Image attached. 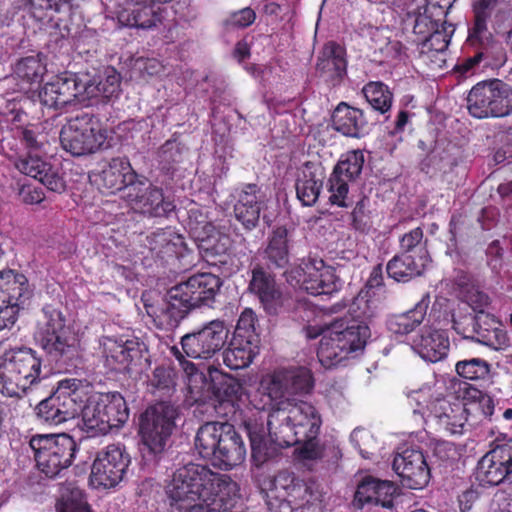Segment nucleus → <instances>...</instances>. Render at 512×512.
I'll return each mask as SVG.
<instances>
[{
  "label": "nucleus",
  "instance_id": "8fccbe9b",
  "mask_svg": "<svg viewBox=\"0 0 512 512\" xmlns=\"http://www.w3.org/2000/svg\"><path fill=\"white\" fill-rule=\"evenodd\" d=\"M362 93L373 110L380 114L390 111L393 103V93L388 85L380 81H370L364 85Z\"/></svg>",
  "mask_w": 512,
  "mask_h": 512
},
{
  "label": "nucleus",
  "instance_id": "e2e57ef3",
  "mask_svg": "<svg viewBox=\"0 0 512 512\" xmlns=\"http://www.w3.org/2000/svg\"><path fill=\"white\" fill-rule=\"evenodd\" d=\"M116 8L118 22L125 27H131L132 21L138 18L142 5L141 0H110Z\"/></svg>",
  "mask_w": 512,
  "mask_h": 512
},
{
  "label": "nucleus",
  "instance_id": "f704fd0d",
  "mask_svg": "<svg viewBox=\"0 0 512 512\" xmlns=\"http://www.w3.org/2000/svg\"><path fill=\"white\" fill-rule=\"evenodd\" d=\"M259 349L260 340L232 336L223 352V362L231 370L247 368L259 354Z\"/></svg>",
  "mask_w": 512,
  "mask_h": 512
},
{
  "label": "nucleus",
  "instance_id": "680f3d73",
  "mask_svg": "<svg viewBox=\"0 0 512 512\" xmlns=\"http://www.w3.org/2000/svg\"><path fill=\"white\" fill-rule=\"evenodd\" d=\"M370 200L363 196L357 201L352 213V226L361 233H368L372 227L371 212L369 210Z\"/></svg>",
  "mask_w": 512,
  "mask_h": 512
},
{
  "label": "nucleus",
  "instance_id": "864d4df0",
  "mask_svg": "<svg viewBox=\"0 0 512 512\" xmlns=\"http://www.w3.org/2000/svg\"><path fill=\"white\" fill-rule=\"evenodd\" d=\"M187 227L196 241L212 236L215 232V226L206 209L200 206H193L188 210Z\"/></svg>",
  "mask_w": 512,
  "mask_h": 512
},
{
  "label": "nucleus",
  "instance_id": "473e14b6",
  "mask_svg": "<svg viewBox=\"0 0 512 512\" xmlns=\"http://www.w3.org/2000/svg\"><path fill=\"white\" fill-rule=\"evenodd\" d=\"M331 121L333 129L347 137L360 138L366 132L367 121L363 111L346 102L336 106Z\"/></svg>",
  "mask_w": 512,
  "mask_h": 512
},
{
  "label": "nucleus",
  "instance_id": "0eeeda50",
  "mask_svg": "<svg viewBox=\"0 0 512 512\" xmlns=\"http://www.w3.org/2000/svg\"><path fill=\"white\" fill-rule=\"evenodd\" d=\"M370 335V328L364 322L336 321L320 340L317 349L319 362L325 368L337 366L351 353L362 350Z\"/></svg>",
  "mask_w": 512,
  "mask_h": 512
},
{
  "label": "nucleus",
  "instance_id": "4be33fe9",
  "mask_svg": "<svg viewBox=\"0 0 512 512\" xmlns=\"http://www.w3.org/2000/svg\"><path fill=\"white\" fill-rule=\"evenodd\" d=\"M347 50L343 44L327 41L320 49L315 65L316 73L331 87L339 86L347 76Z\"/></svg>",
  "mask_w": 512,
  "mask_h": 512
},
{
  "label": "nucleus",
  "instance_id": "58836bf2",
  "mask_svg": "<svg viewBox=\"0 0 512 512\" xmlns=\"http://www.w3.org/2000/svg\"><path fill=\"white\" fill-rule=\"evenodd\" d=\"M178 372L170 363L157 365L147 377V391L158 398H170L176 392Z\"/></svg>",
  "mask_w": 512,
  "mask_h": 512
},
{
  "label": "nucleus",
  "instance_id": "a878e982",
  "mask_svg": "<svg viewBox=\"0 0 512 512\" xmlns=\"http://www.w3.org/2000/svg\"><path fill=\"white\" fill-rule=\"evenodd\" d=\"M258 393L261 395V404L255 405L259 410L269 411L273 415L281 409H287L297 403L289 397L283 372H275L261 381Z\"/></svg>",
  "mask_w": 512,
  "mask_h": 512
},
{
  "label": "nucleus",
  "instance_id": "dca6fc26",
  "mask_svg": "<svg viewBox=\"0 0 512 512\" xmlns=\"http://www.w3.org/2000/svg\"><path fill=\"white\" fill-rule=\"evenodd\" d=\"M125 200L134 211L152 218L168 217L176 207L174 201L164 195L162 188L143 176L128 188Z\"/></svg>",
  "mask_w": 512,
  "mask_h": 512
},
{
  "label": "nucleus",
  "instance_id": "9b49d317",
  "mask_svg": "<svg viewBox=\"0 0 512 512\" xmlns=\"http://www.w3.org/2000/svg\"><path fill=\"white\" fill-rule=\"evenodd\" d=\"M37 468L49 478L56 477L73 463L77 444L72 436L61 434H36L30 438Z\"/></svg>",
  "mask_w": 512,
  "mask_h": 512
},
{
  "label": "nucleus",
  "instance_id": "a211bd4d",
  "mask_svg": "<svg viewBox=\"0 0 512 512\" xmlns=\"http://www.w3.org/2000/svg\"><path fill=\"white\" fill-rule=\"evenodd\" d=\"M392 468L401 483L410 489L426 487L431 478L430 466L423 451L416 445H403L395 453Z\"/></svg>",
  "mask_w": 512,
  "mask_h": 512
},
{
  "label": "nucleus",
  "instance_id": "052dcab7",
  "mask_svg": "<svg viewBox=\"0 0 512 512\" xmlns=\"http://www.w3.org/2000/svg\"><path fill=\"white\" fill-rule=\"evenodd\" d=\"M258 318L251 308H245L240 314L233 336L260 340V336L256 331V323Z\"/></svg>",
  "mask_w": 512,
  "mask_h": 512
},
{
  "label": "nucleus",
  "instance_id": "c9c22d12",
  "mask_svg": "<svg viewBox=\"0 0 512 512\" xmlns=\"http://www.w3.org/2000/svg\"><path fill=\"white\" fill-rule=\"evenodd\" d=\"M429 304L430 295L426 293L412 309L390 316L386 322L388 330L401 336L411 333L424 321Z\"/></svg>",
  "mask_w": 512,
  "mask_h": 512
},
{
  "label": "nucleus",
  "instance_id": "f8f14e48",
  "mask_svg": "<svg viewBox=\"0 0 512 512\" xmlns=\"http://www.w3.org/2000/svg\"><path fill=\"white\" fill-rule=\"evenodd\" d=\"M101 348L103 364L111 372L137 373L143 362L150 364L148 346L139 337H104Z\"/></svg>",
  "mask_w": 512,
  "mask_h": 512
},
{
  "label": "nucleus",
  "instance_id": "2eb2a0df",
  "mask_svg": "<svg viewBox=\"0 0 512 512\" xmlns=\"http://www.w3.org/2000/svg\"><path fill=\"white\" fill-rule=\"evenodd\" d=\"M478 461L474 476L482 487H495L512 476V438L497 437Z\"/></svg>",
  "mask_w": 512,
  "mask_h": 512
},
{
  "label": "nucleus",
  "instance_id": "5701e85b",
  "mask_svg": "<svg viewBox=\"0 0 512 512\" xmlns=\"http://www.w3.org/2000/svg\"><path fill=\"white\" fill-rule=\"evenodd\" d=\"M139 176L133 170L128 158L115 157L95 175L94 182L102 193L114 194L117 191H122L125 199L128 188L138 180Z\"/></svg>",
  "mask_w": 512,
  "mask_h": 512
},
{
  "label": "nucleus",
  "instance_id": "4468645a",
  "mask_svg": "<svg viewBox=\"0 0 512 512\" xmlns=\"http://www.w3.org/2000/svg\"><path fill=\"white\" fill-rule=\"evenodd\" d=\"M311 487L294 473L280 471L274 478L273 488L266 495L271 512H293L311 503Z\"/></svg>",
  "mask_w": 512,
  "mask_h": 512
},
{
  "label": "nucleus",
  "instance_id": "f257e3e1",
  "mask_svg": "<svg viewBox=\"0 0 512 512\" xmlns=\"http://www.w3.org/2000/svg\"><path fill=\"white\" fill-rule=\"evenodd\" d=\"M166 494L171 512H243L237 483L201 464L176 469Z\"/></svg>",
  "mask_w": 512,
  "mask_h": 512
},
{
  "label": "nucleus",
  "instance_id": "412c9836",
  "mask_svg": "<svg viewBox=\"0 0 512 512\" xmlns=\"http://www.w3.org/2000/svg\"><path fill=\"white\" fill-rule=\"evenodd\" d=\"M473 21L468 34L474 41L497 42L488 28L491 24L497 30L508 19L509 12L500 0H474L472 3Z\"/></svg>",
  "mask_w": 512,
  "mask_h": 512
},
{
  "label": "nucleus",
  "instance_id": "393cba45",
  "mask_svg": "<svg viewBox=\"0 0 512 512\" xmlns=\"http://www.w3.org/2000/svg\"><path fill=\"white\" fill-rule=\"evenodd\" d=\"M469 414L471 408H466L465 403H450L445 399H437L430 411L437 429L449 435L463 433Z\"/></svg>",
  "mask_w": 512,
  "mask_h": 512
},
{
  "label": "nucleus",
  "instance_id": "bf43d9fd",
  "mask_svg": "<svg viewBox=\"0 0 512 512\" xmlns=\"http://www.w3.org/2000/svg\"><path fill=\"white\" fill-rule=\"evenodd\" d=\"M350 181L332 171L327 182V190L330 193L329 202L338 207H347L346 202L349 193Z\"/></svg>",
  "mask_w": 512,
  "mask_h": 512
},
{
  "label": "nucleus",
  "instance_id": "72a5a7b5",
  "mask_svg": "<svg viewBox=\"0 0 512 512\" xmlns=\"http://www.w3.org/2000/svg\"><path fill=\"white\" fill-rule=\"evenodd\" d=\"M289 230L284 225L275 226L267 238L263 257L269 269H286L290 263Z\"/></svg>",
  "mask_w": 512,
  "mask_h": 512
},
{
  "label": "nucleus",
  "instance_id": "13d9d810",
  "mask_svg": "<svg viewBox=\"0 0 512 512\" xmlns=\"http://www.w3.org/2000/svg\"><path fill=\"white\" fill-rule=\"evenodd\" d=\"M53 80L60 96L58 99L64 102L65 105L72 103L78 95L85 92V85L78 82L77 77L73 74L56 76Z\"/></svg>",
  "mask_w": 512,
  "mask_h": 512
},
{
  "label": "nucleus",
  "instance_id": "f3484780",
  "mask_svg": "<svg viewBox=\"0 0 512 512\" xmlns=\"http://www.w3.org/2000/svg\"><path fill=\"white\" fill-rule=\"evenodd\" d=\"M228 330L223 321L213 320L201 329L187 333L181 338L185 355L193 359H210L225 345Z\"/></svg>",
  "mask_w": 512,
  "mask_h": 512
},
{
  "label": "nucleus",
  "instance_id": "aec40b11",
  "mask_svg": "<svg viewBox=\"0 0 512 512\" xmlns=\"http://www.w3.org/2000/svg\"><path fill=\"white\" fill-rule=\"evenodd\" d=\"M452 327L464 338L476 340L495 349L502 345L505 339L501 323L494 315L485 311H479L474 316L453 319Z\"/></svg>",
  "mask_w": 512,
  "mask_h": 512
},
{
  "label": "nucleus",
  "instance_id": "774afa93",
  "mask_svg": "<svg viewBox=\"0 0 512 512\" xmlns=\"http://www.w3.org/2000/svg\"><path fill=\"white\" fill-rule=\"evenodd\" d=\"M256 20V13L251 7H245L231 12L224 20L227 28L244 29L251 26Z\"/></svg>",
  "mask_w": 512,
  "mask_h": 512
},
{
  "label": "nucleus",
  "instance_id": "79ce46f5",
  "mask_svg": "<svg viewBox=\"0 0 512 512\" xmlns=\"http://www.w3.org/2000/svg\"><path fill=\"white\" fill-rule=\"evenodd\" d=\"M84 91L106 101L117 98L121 92V76L114 67H106L102 73L85 85Z\"/></svg>",
  "mask_w": 512,
  "mask_h": 512
},
{
  "label": "nucleus",
  "instance_id": "69168bd1",
  "mask_svg": "<svg viewBox=\"0 0 512 512\" xmlns=\"http://www.w3.org/2000/svg\"><path fill=\"white\" fill-rule=\"evenodd\" d=\"M142 5L139 10L138 18L132 21L131 28H151L160 21V16L155 10L154 0H141Z\"/></svg>",
  "mask_w": 512,
  "mask_h": 512
},
{
  "label": "nucleus",
  "instance_id": "c03bdc74",
  "mask_svg": "<svg viewBox=\"0 0 512 512\" xmlns=\"http://www.w3.org/2000/svg\"><path fill=\"white\" fill-rule=\"evenodd\" d=\"M211 381L207 390L211 393V398L219 404L234 403L239 398L242 386L233 377L216 372L210 373Z\"/></svg>",
  "mask_w": 512,
  "mask_h": 512
},
{
  "label": "nucleus",
  "instance_id": "0e129e2a",
  "mask_svg": "<svg viewBox=\"0 0 512 512\" xmlns=\"http://www.w3.org/2000/svg\"><path fill=\"white\" fill-rule=\"evenodd\" d=\"M47 162L38 155L28 153L27 156H20L14 165L18 171L34 179L41 176V172L45 169Z\"/></svg>",
  "mask_w": 512,
  "mask_h": 512
},
{
  "label": "nucleus",
  "instance_id": "39448f33",
  "mask_svg": "<svg viewBox=\"0 0 512 512\" xmlns=\"http://www.w3.org/2000/svg\"><path fill=\"white\" fill-rule=\"evenodd\" d=\"M44 322L40 324L37 341L45 353L57 364L75 366L79 357V339L63 313L52 305L42 309Z\"/></svg>",
  "mask_w": 512,
  "mask_h": 512
},
{
  "label": "nucleus",
  "instance_id": "c85d7f7f",
  "mask_svg": "<svg viewBox=\"0 0 512 512\" xmlns=\"http://www.w3.org/2000/svg\"><path fill=\"white\" fill-rule=\"evenodd\" d=\"M449 338L444 330L423 328L413 340V349L425 361L436 363L444 359L449 351Z\"/></svg>",
  "mask_w": 512,
  "mask_h": 512
},
{
  "label": "nucleus",
  "instance_id": "37998d69",
  "mask_svg": "<svg viewBox=\"0 0 512 512\" xmlns=\"http://www.w3.org/2000/svg\"><path fill=\"white\" fill-rule=\"evenodd\" d=\"M30 297L26 276L14 270L0 271V299L24 304Z\"/></svg>",
  "mask_w": 512,
  "mask_h": 512
},
{
  "label": "nucleus",
  "instance_id": "a18cd8bd",
  "mask_svg": "<svg viewBox=\"0 0 512 512\" xmlns=\"http://www.w3.org/2000/svg\"><path fill=\"white\" fill-rule=\"evenodd\" d=\"M46 72V65L40 55L21 58L15 66L14 73L21 82V89L32 90V85H39Z\"/></svg>",
  "mask_w": 512,
  "mask_h": 512
},
{
  "label": "nucleus",
  "instance_id": "b1692460",
  "mask_svg": "<svg viewBox=\"0 0 512 512\" xmlns=\"http://www.w3.org/2000/svg\"><path fill=\"white\" fill-rule=\"evenodd\" d=\"M302 272L301 286L311 295H331L340 288V281L334 268L326 265L323 260L307 263Z\"/></svg>",
  "mask_w": 512,
  "mask_h": 512
},
{
  "label": "nucleus",
  "instance_id": "cd10ccee",
  "mask_svg": "<svg viewBox=\"0 0 512 512\" xmlns=\"http://www.w3.org/2000/svg\"><path fill=\"white\" fill-rule=\"evenodd\" d=\"M396 491L397 488L393 482L367 476L357 486L355 501L359 503L360 508L365 504L392 508Z\"/></svg>",
  "mask_w": 512,
  "mask_h": 512
},
{
  "label": "nucleus",
  "instance_id": "f03ea898",
  "mask_svg": "<svg viewBox=\"0 0 512 512\" xmlns=\"http://www.w3.org/2000/svg\"><path fill=\"white\" fill-rule=\"evenodd\" d=\"M322 417L314 405L298 401L292 407L268 415L267 429L271 440L281 448L298 445L299 457L317 460L322 457L319 434Z\"/></svg>",
  "mask_w": 512,
  "mask_h": 512
},
{
  "label": "nucleus",
  "instance_id": "4d7b16f0",
  "mask_svg": "<svg viewBox=\"0 0 512 512\" xmlns=\"http://www.w3.org/2000/svg\"><path fill=\"white\" fill-rule=\"evenodd\" d=\"M455 370L463 379L480 382L488 380L491 365L482 358H470L458 361Z\"/></svg>",
  "mask_w": 512,
  "mask_h": 512
},
{
  "label": "nucleus",
  "instance_id": "2f4dec72",
  "mask_svg": "<svg viewBox=\"0 0 512 512\" xmlns=\"http://www.w3.org/2000/svg\"><path fill=\"white\" fill-rule=\"evenodd\" d=\"M258 192L259 188L256 184H246L234 205L236 219L249 231L257 227L263 208V201Z\"/></svg>",
  "mask_w": 512,
  "mask_h": 512
},
{
  "label": "nucleus",
  "instance_id": "423d86ee",
  "mask_svg": "<svg viewBox=\"0 0 512 512\" xmlns=\"http://www.w3.org/2000/svg\"><path fill=\"white\" fill-rule=\"evenodd\" d=\"M179 413V407L170 400L157 401L141 413L138 433L145 456L157 459L165 452Z\"/></svg>",
  "mask_w": 512,
  "mask_h": 512
},
{
  "label": "nucleus",
  "instance_id": "4c0bfd02",
  "mask_svg": "<svg viewBox=\"0 0 512 512\" xmlns=\"http://www.w3.org/2000/svg\"><path fill=\"white\" fill-rule=\"evenodd\" d=\"M467 44L474 49V54L456 65L455 70L462 75L472 72L473 69L483 60H487L486 64H490V60H500L505 56L499 42L484 40L474 41L472 40L471 35L468 34Z\"/></svg>",
  "mask_w": 512,
  "mask_h": 512
},
{
  "label": "nucleus",
  "instance_id": "ea45409f",
  "mask_svg": "<svg viewBox=\"0 0 512 512\" xmlns=\"http://www.w3.org/2000/svg\"><path fill=\"white\" fill-rule=\"evenodd\" d=\"M427 262L423 258L414 257L412 254H396L386 265L388 277L397 282H408L420 276L426 267Z\"/></svg>",
  "mask_w": 512,
  "mask_h": 512
},
{
  "label": "nucleus",
  "instance_id": "bb28decb",
  "mask_svg": "<svg viewBox=\"0 0 512 512\" xmlns=\"http://www.w3.org/2000/svg\"><path fill=\"white\" fill-rule=\"evenodd\" d=\"M325 179V168L319 161H306L296 179L297 199L303 206L316 204Z\"/></svg>",
  "mask_w": 512,
  "mask_h": 512
},
{
  "label": "nucleus",
  "instance_id": "de8ad7c7",
  "mask_svg": "<svg viewBox=\"0 0 512 512\" xmlns=\"http://www.w3.org/2000/svg\"><path fill=\"white\" fill-rule=\"evenodd\" d=\"M200 248L204 251L207 261L212 264L217 262L225 264L226 257L229 255L232 241L229 235L220 233L215 229L212 236H208L203 240H198Z\"/></svg>",
  "mask_w": 512,
  "mask_h": 512
},
{
  "label": "nucleus",
  "instance_id": "09e8293b",
  "mask_svg": "<svg viewBox=\"0 0 512 512\" xmlns=\"http://www.w3.org/2000/svg\"><path fill=\"white\" fill-rule=\"evenodd\" d=\"M244 428L250 440L251 458L256 466L263 465L269 459V449L265 439V428L263 424L247 420Z\"/></svg>",
  "mask_w": 512,
  "mask_h": 512
},
{
  "label": "nucleus",
  "instance_id": "5fc2aeb1",
  "mask_svg": "<svg viewBox=\"0 0 512 512\" xmlns=\"http://www.w3.org/2000/svg\"><path fill=\"white\" fill-rule=\"evenodd\" d=\"M364 162L363 152L352 150L341 156L334 166L333 172L344 177L345 181L354 182L361 175Z\"/></svg>",
  "mask_w": 512,
  "mask_h": 512
},
{
  "label": "nucleus",
  "instance_id": "c756f323",
  "mask_svg": "<svg viewBox=\"0 0 512 512\" xmlns=\"http://www.w3.org/2000/svg\"><path fill=\"white\" fill-rule=\"evenodd\" d=\"M248 290L259 299L267 312L272 313L276 311L281 292L277 287L274 276L261 265H256L252 269Z\"/></svg>",
  "mask_w": 512,
  "mask_h": 512
},
{
  "label": "nucleus",
  "instance_id": "7c9ffc66",
  "mask_svg": "<svg viewBox=\"0 0 512 512\" xmlns=\"http://www.w3.org/2000/svg\"><path fill=\"white\" fill-rule=\"evenodd\" d=\"M146 241L151 252L162 259L182 257L187 250L184 237L171 227L152 232Z\"/></svg>",
  "mask_w": 512,
  "mask_h": 512
},
{
  "label": "nucleus",
  "instance_id": "1a4fd4ad",
  "mask_svg": "<svg viewBox=\"0 0 512 512\" xmlns=\"http://www.w3.org/2000/svg\"><path fill=\"white\" fill-rule=\"evenodd\" d=\"M107 133L98 116L82 111L62 126L59 138L66 152L79 157L106 148Z\"/></svg>",
  "mask_w": 512,
  "mask_h": 512
},
{
  "label": "nucleus",
  "instance_id": "338daca9",
  "mask_svg": "<svg viewBox=\"0 0 512 512\" xmlns=\"http://www.w3.org/2000/svg\"><path fill=\"white\" fill-rule=\"evenodd\" d=\"M16 135L21 144L28 150V153L37 152L42 148L43 143L40 140L41 134L38 132V127L35 125L17 128Z\"/></svg>",
  "mask_w": 512,
  "mask_h": 512
},
{
  "label": "nucleus",
  "instance_id": "ddd939ff",
  "mask_svg": "<svg viewBox=\"0 0 512 512\" xmlns=\"http://www.w3.org/2000/svg\"><path fill=\"white\" fill-rule=\"evenodd\" d=\"M467 103L475 118L508 116L512 114V87L500 79L479 82L470 90Z\"/></svg>",
  "mask_w": 512,
  "mask_h": 512
},
{
  "label": "nucleus",
  "instance_id": "e433bc0d",
  "mask_svg": "<svg viewBox=\"0 0 512 512\" xmlns=\"http://www.w3.org/2000/svg\"><path fill=\"white\" fill-rule=\"evenodd\" d=\"M75 0H30L32 13L34 17L40 21L54 22L58 28L64 23V28H67L66 22L72 15V9Z\"/></svg>",
  "mask_w": 512,
  "mask_h": 512
},
{
  "label": "nucleus",
  "instance_id": "7ed1b4c3",
  "mask_svg": "<svg viewBox=\"0 0 512 512\" xmlns=\"http://www.w3.org/2000/svg\"><path fill=\"white\" fill-rule=\"evenodd\" d=\"M195 448L204 459L220 469L230 470L246 457V446L235 427L228 422H206L195 437Z\"/></svg>",
  "mask_w": 512,
  "mask_h": 512
},
{
  "label": "nucleus",
  "instance_id": "49530a36",
  "mask_svg": "<svg viewBox=\"0 0 512 512\" xmlns=\"http://www.w3.org/2000/svg\"><path fill=\"white\" fill-rule=\"evenodd\" d=\"M60 497L56 503L57 512H93L85 494L75 482H65L59 488Z\"/></svg>",
  "mask_w": 512,
  "mask_h": 512
},
{
  "label": "nucleus",
  "instance_id": "6e6552de",
  "mask_svg": "<svg viewBox=\"0 0 512 512\" xmlns=\"http://www.w3.org/2000/svg\"><path fill=\"white\" fill-rule=\"evenodd\" d=\"M222 285V279L212 273L193 275L168 291L167 312L182 319L194 308L211 307Z\"/></svg>",
  "mask_w": 512,
  "mask_h": 512
},
{
  "label": "nucleus",
  "instance_id": "6e6d98bb",
  "mask_svg": "<svg viewBox=\"0 0 512 512\" xmlns=\"http://www.w3.org/2000/svg\"><path fill=\"white\" fill-rule=\"evenodd\" d=\"M427 240L424 239V232L421 227H416L403 234L399 239L400 253L412 254L414 257L423 258L428 262Z\"/></svg>",
  "mask_w": 512,
  "mask_h": 512
},
{
  "label": "nucleus",
  "instance_id": "20e7f679",
  "mask_svg": "<svg viewBox=\"0 0 512 512\" xmlns=\"http://www.w3.org/2000/svg\"><path fill=\"white\" fill-rule=\"evenodd\" d=\"M42 358L27 346L6 349L0 355V393L5 397L21 398L40 383Z\"/></svg>",
  "mask_w": 512,
  "mask_h": 512
},
{
  "label": "nucleus",
  "instance_id": "603ef678",
  "mask_svg": "<svg viewBox=\"0 0 512 512\" xmlns=\"http://www.w3.org/2000/svg\"><path fill=\"white\" fill-rule=\"evenodd\" d=\"M80 415L82 416L83 429L96 436L108 433V425L102 416L101 407L98 400H86L82 403Z\"/></svg>",
  "mask_w": 512,
  "mask_h": 512
},
{
  "label": "nucleus",
  "instance_id": "9d476101",
  "mask_svg": "<svg viewBox=\"0 0 512 512\" xmlns=\"http://www.w3.org/2000/svg\"><path fill=\"white\" fill-rule=\"evenodd\" d=\"M81 386L79 379L60 380L51 395L35 407L36 419L43 424L59 425L79 416L82 403L85 402Z\"/></svg>",
  "mask_w": 512,
  "mask_h": 512
},
{
  "label": "nucleus",
  "instance_id": "3c124183",
  "mask_svg": "<svg viewBox=\"0 0 512 512\" xmlns=\"http://www.w3.org/2000/svg\"><path fill=\"white\" fill-rule=\"evenodd\" d=\"M287 391L290 396L308 395L315 385L314 377L308 368L299 367L290 371H282Z\"/></svg>",
  "mask_w": 512,
  "mask_h": 512
},
{
  "label": "nucleus",
  "instance_id": "a19ab883",
  "mask_svg": "<svg viewBox=\"0 0 512 512\" xmlns=\"http://www.w3.org/2000/svg\"><path fill=\"white\" fill-rule=\"evenodd\" d=\"M102 416L108 425V432L121 427L129 418V409L124 397L119 392L101 394L97 399Z\"/></svg>",
  "mask_w": 512,
  "mask_h": 512
},
{
  "label": "nucleus",
  "instance_id": "6ab92c4d",
  "mask_svg": "<svg viewBox=\"0 0 512 512\" xmlns=\"http://www.w3.org/2000/svg\"><path fill=\"white\" fill-rule=\"evenodd\" d=\"M130 456L118 445H108L93 462L90 481L99 488H112L119 484L130 464Z\"/></svg>",
  "mask_w": 512,
  "mask_h": 512
}]
</instances>
